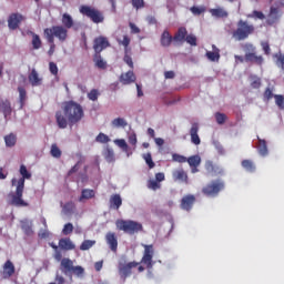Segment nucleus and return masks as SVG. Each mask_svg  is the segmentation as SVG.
I'll use <instances>...</instances> for the list:
<instances>
[{
    "mask_svg": "<svg viewBox=\"0 0 284 284\" xmlns=\"http://www.w3.org/2000/svg\"><path fill=\"white\" fill-rule=\"evenodd\" d=\"M62 111L55 112V121L58 123V128L60 130H65L69 125H77L84 116L85 112L83 111V106L75 101H67L62 106Z\"/></svg>",
    "mask_w": 284,
    "mask_h": 284,
    "instance_id": "nucleus-1",
    "label": "nucleus"
},
{
    "mask_svg": "<svg viewBox=\"0 0 284 284\" xmlns=\"http://www.w3.org/2000/svg\"><path fill=\"white\" fill-rule=\"evenodd\" d=\"M19 173L22 178L18 181L17 179L11 180V185H16V192L9 194L11 199L10 205H14L16 207H28V202L23 201V190H26V179H32V173L28 172L26 164L20 165Z\"/></svg>",
    "mask_w": 284,
    "mask_h": 284,
    "instance_id": "nucleus-2",
    "label": "nucleus"
},
{
    "mask_svg": "<svg viewBox=\"0 0 284 284\" xmlns=\"http://www.w3.org/2000/svg\"><path fill=\"white\" fill-rule=\"evenodd\" d=\"M44 39L48 43L54 42V39H58L63 43L68 39V29L63 26H53L51 28L44 29Z\"/></svg>",
    "mask_w": 284,
    "mask_h": 284,
    "instance_id": "nucleus-3",
    "label": "nucleus"
},
{
    "mask_svg": "<svg viewBox=\"0 0 284 284\" xmlns=\"http://www.w3.org/2000/svg\"><path fill=\"white\" fill-rule=\"evenodd\" d=\"M223 190H225V181L221 179L212 180L202 187V194L209 199H216Z\"/></svg>",
    "mask_w": 284,
    "mask_h": 284,
    "instance_id": "nucleus-4",
    "label": "nucleus"
},
{
    "mask_svg": "<svg viewBox=\"0 0 284 284\" xmlns=\"http://www.w3.org/2000/svg\"><path fill=\"white\" fill-rule=\"evenodd\" d=\"M116 230L124 232V234H136L143 231V224L132 220H116Z\"/></svg>",
    "mask_w": 284,
    "mask_h": 284,
    "instance_id": "nucleus-5",
    "label": "nucleus"
},
{
    "mask_svg": "<svg viewBox=\"0 0 284 284\" xmlns=\"http://www.w3.org/2000/svg\"><path fill=\"white\" fill-rule=\"evenodd\" d=\"M254 24H250L245 20H240L236 30L233 31V38L235 41H245L251 34H254Z\"/></svg>",
    "mask_w": 284,
    "mask_h": 284,
    "instance_id": "nucleus-6",
    "label": "nucleus"
},
{
    "mask_svg": "<svg viewBox=\"0 0 284 284\" xmlns=\"http://www.w3.org/2000/svg\"><path fill=\"white\" fill-rule=\"evenodd\" d=\"M60 270L65 276H71L72 273L75 276H83L85 274V268L83 266H74V262L72 260L64 257L60 263Z\"/></svg>",
    "mask_w": 284,
    "mask_h": 284,
    "instance_id": "nucleus-7",
    "label": "nucleus"
},
{
    "mask_svg": "<svg viewBox=\"0 0 284 284\" xmlns=\"http://www.w3.org/2000/svg\"><path fill=\"white\" fill-rule=\"evenodd\" d=\"M114 143L118 145V148H121L122 152H124L126 156H132L136 150V143H139V141L136 140V133H131L129 135V143L131 146L128 145V142H125L123 139L114 140Z\"/></svg>",
    "mask_w": 284,
    "mask_h": 284,
    "instance_id": "nucleus-8",
    "label": "nucleus"
},
{
    "mask_svg": "<svg viewBox=\"0 0 284 284\" xmlns=\"http://www.w3.org/2000/svg\"><path fill=\"white\" fill-rule=\"evenodd\" d=\"M80 13L83 14V17H88L92 23H103V21H105L103 13L99 11V9L92 8L90 6H81Z\"/></svg>",
    "mask_w": 284,
    "mask_h": 284,
    "instance_id": "nucleus-9",
    "label": "nucleus"
},
{
    "mask_svg": "<svg viewBox=\"0 0 284 284\" xmlns=\"http://www.w3.org/2000/svg\"><path fill=\"white\" fill-rule=\"evenodd\" d=\"M139 265H141V263L134 261L129 263H125V261H120L118 263L119 276L122 278L123 283H125L128 276H132V270H134V267H139Z\"/></svg>",
    "mask_w": 284,
    "mask_h": 284,
    "instance_id": "nucleus-10",
    "label": "nucleus"
},
{
    "mask_svg": "<svg viewBox=\"0 0 284 284\" xmlns=\"http://www.w3.org/2000/svg\"><path fill=\"white\" fill-rule=\"evenodd\" d=\"M143 247L144 252L140 263L145 265L146 270H152L154 267V245L144 244Z\"/></svg>",
    "mask_w": 284,
    "mask_h": 284,
    "instance_id": "nucleus-11",
    "label": "nucleus"
},
{
    "mask_svg": "<svg viewBox=\"0 0 284 284\" xmlns=\"http://www.w3.org/2000/svg\"><path fill=\"white\" fill-rule=\"evenodd\" d=\"M26 21V17L21 13H11L8 18L9 30H18V28Z\"/></svg>",
    "mask_w": 284,
    "mask_h": 284,
    "instance_id": "nucleus-12",
    "label": "nucleus"
},
{
    "mask_svg": "<svg viewBox=\"0 0 284 284\" xmlns=\"http://www.w3.org/2000/svg\"><path fill=\"white\" fill-rule=\"evenodd\" d=\"M105 48H110V41L108 38L100 36L93 40V50L95 54H101Z\"/></svg>",
    "mask_w": 284,
    "mask_h": 284,
    "instance_id": "nucleus-13",
    "label": "nucleus"
},
{
    "mask_svg": "<svg viewBox=\"0 0 284 284\" xmlns=\"http://www.w3.org/2000/svg\"><path fill=\"white\" fill-rule=\"evenodd\" d=\"M195 203H196V196H194L193 194H187L182 197L180 207L185 212H190L192 207H194Z\"/></svg>",
    "mask_w": 284,
    "mask_h": 284,
    "instance_id": "nucleus-14",
    "label": "nucleus"
},
{
    "mask_svg": "<svg viewBox=\"0 0 284 284\" xmlns=\"http://www.w3.org/2000/svg\"><path fill=\"white\" fill-rule=\"evenodd\" d=\"M278 19H281V9L278 7L272 6L266 19L267 26H274V23H278Z\"/></svg>",
    "mask_w": 284,
    "mask_h": 284,
    "instance_id": "nucleus-15",
    "label": "nucleus"
},
{
    "mask_svg": "<svg viewBox=\"0 0 284 284\" xmlns=\"http://www.w3.org/2000/svg\"><path fill=\"white\" fill-rule=\"evenodd\" d=\"M28 79L32 88H39V85L43 84V78L39 77V72H37V69L31 70V72L28 75Z\"/></svg>",
    "mask_w": 284,
    "mask_h": 284,
    "instance_id": "nucleus-16",
    "label": "nucleus"
},
{
    "mask_svg": "<svg viewBox=\"0 0 284 284\" xmlns=\"http://www.w3.org/2000/svg\"><path fill=\"white\" fill-rule=\"evenodd\" d=\"M105 241L111 250V252H116L119 250V240H116V234L108 232L105 235Z\"/></svg>",
    "mask_w": 284,
    "mask_h": 284,
    "instance_id": "nucleus-17",
    "label": "nucleus"
},
{
    "mask_svg": "<svg viewBox=\"0 0 284 284\" xmlns=\"http://www.w3.org/2000/svg\"><path fill=\"white\" fill-rule=\"evenodd\" d=\"M204 168L211 176H219V174H223V169H220L219 165L214 164V162L210 160L205 162Z\"/></svg>",
    "mask_w": 284,
    "mask_h": 284,
    "instance_id": "nucleus-18",
    "label": "nucleus"
},
{
    "mask_svg": "<svg viewBox=\"0 0 284 284\" xmlns=\"http://www.w3.org/2000/svg\"><path fill=\"white\" fill-rule=\"evenodd\" d=\"M199 123H193L190 129L191 143L193 145H201V138L199 136Z\"/></svg>",
    "mask_w": 284,
    "mask_h": 284,
    "instance_id": "nucleus-19",
    "label": "nucleus"
},
{
    "mask_svg": "<svg viewBox=\"0 0 284 284\" xmlns=\"http://www.w3.org/2000/svg\"><path fill=\"white\" fill-rule=\"evenodd\" d=\"M119 81L122 85H130L136 81V75L134 74V71H128L120 75Z\"/></svg>",
    "mask_w": 284,
    "mask_h": 284,
    "instance_id": "nucleus-20",
    "label": "nucleus"
},
{
    "mask_svg": "<svg viewBox=\"0 0 284 284\" xmlns=\"http://www.w3.org/2000/svg\"><path fill=\"white\" fill-rule=\"evenodd\" d=\"M246 63H255V65H263V55H256V51L253 53H245Z\"/></svg>",
    "mask_w": 284,
    "mask_h": 284,
    "instance_id": "nucleus-21",
    "label": "nucleus"
},
{
    "mask_svg": "<svg viewBox=\"0 0 284 284\" xmlns=\"http://www.w3.org/2000/svg\"><path fill=\"white\" fill-rule=\"evenodd\" d=\"M172 41H174V37L170 34V31L164 30L160 38V43L162 48H170L172 45Z\"/></svg>",
    "mask_w": 284,
    "mask_h": 284,
    "instance_id": "nucleus-22",
    "label": "nucleus"
},
{
    "mask_svg": "<svg viewBox=\"0 0 284 284\" xmlns=\"http://www.w3.org/2000/svg\"><path fill=\"white\" fill-rule=\"evenodd\" d=\"M16 272L14 264L12 261L8 260L4 265H3V272H2V277L3 278H10Z\"/></svg>",
    "mask_w": 284,
    "mask_h": 284,
    "instance_id": "nucleus-23",
    "label": "nucleus"
},
{
    "mask_svg": "<svg viewBox=\"0 0 284 284\" xmlns=\"http://www.w3.org/2000/svg\"><path fill=\"white\" fill-rule=\"evenodd\" d=\"M111 210H119L123 205V199H121L120 194H113L109 200Z\"/></svg>",
    "mask_w": 284,
    "mask_h": 284,
    "instance_id": "nucleus-24",
    "label": "nucleus"
},
{
    "mask_svg": "<svg viewBox=\"0 0 284 284\" xmlns=\"http://www.w3.org/2000/svg\"><path fill=\"white\" fill-rule=\"evenodd\" d=\"M187 37V29L185 27H181L178 29V32L173 37V41L176 43H183Z\"/></svg>",
    "mask_w": 284,
    "mask_h": 284,
    "instance_id": "nucleus-25",
    "label": "nucleus"
},
{
    "mask_svg": "<svg viewBox=\"0 0 284 284\" xmlns=\"http://www.w3.org/2000/svg\"><path fill=\"white\" fill-rule=\"evenodd\" d=\"M59 247L61 250H64L65 252H69L70 250H75L77 245L72 243V240H70V237H67V239H61L59 241Z\"/></svg>",
    "mask_w": 284,
    "mask_h": 284,
    "instance_id": "nucleus-26",
    "label": "nucleus"
},
{
    "mask_svg": "<svg viewBox=\"0 0 284 284\" xmlns=\"http://www.w3.org/2000/svg\"><path fill=\"white\" fill-rule=\"evenodd\" d=\"M241 165L245 172H250V174H254L256 172V164L252 160H243Z\"/></svg>",
    "mask_w": 284,
    "mask_h": 284,
    "instance_id": "nucleus-27",
    "label": "nucleus"
},
{
    "mask_svg": "<svg viewBox=\"0 0 284 284\" xmlns=\"http://www.w3.org/2000/svg\"><path fill=\"white\" fill-rule=\"evenodd\" d=\"M19 92V103H20V110H23V106L26 105V101H28V91H26V88L18 87Z\"/></svg>",
    "mask_w": 284,
    "mask_h": 284,
    "instance_id": "nucleus-28",
    "label": "nucleus"
},
{
    "mask_svg": "<svg viewBox=\"0 0 284 284\" xmlns=\"http://www.w3.org/2000/svg\"><path fill=\"white\" fill-rule=\"evenodd\" d=\"M21 230L26 234V236H32L34 234V231L32 230V222L28 220L21 221Z\"/></svg>",
    "mask_w": 284,
    "mask_h": 284,
    "instance_id": "nucleus-29",
    "label": "nucleus"
},
{
    "mask_svg": "<svg viewBox=\"0 0 284 284\" xmlns=\"http://www.w3.org/2000/svg\"><path fill=\"white\" fill-rule=\"evenodd\" d=\"M73 26H74V19H72V16H70V13H63L62 27L65 28V30H70V28H73Z\"/></svg>",
    "mask_w": 284,
    "mask_h": 284,
    "instance_id": "nucleus-30",
    "label": "nucleus"
},
{
    "mask_svg": "<svg viewBox=\"0 0 284 284\" xmlns=\"http://www.w3.org/2000/svg\"><path fill=\"white\" fill-rule=\"evenodd\" d=\"M258 145H257V152L261 156H267L268 150H267V142L263 139L257 138Z\"/></svg>",
    "mask_w": 284,
    "mask_h": 284,
    "instance_id": "nucleus-31",
    "label": "nucleus"
},
{
    "mask_svg": "<svg viewBox=\"0 0 284 284\" xmlns=\"http://www.w3.org/2000/svg\"><path fill=\"white\" fill-rule=\"evenodd\" d=\"M174 181H182L183 183H187V173L183 170H176L173 172Z\"/></svg>",
    "mask_w": 284,
    "mask_h": 284,
    "instance_id": "nucleus-32",
    "label": "nucleus"
},
{
    "mask_svg": "<svg viewBox=\"0 0 284 284\" xmlns=\"http://www.w3.org/2000/svg\"><path fill=\"white\" fill-rule=\"evenodd\" d=\"M93 61L97 68H99L100 70H105V68H108V62L103 60V58L101 57V53H95Z\"/></svg>",
    "mask_w": 284,
    "mask_h": 284,
    "instance_id": "nucleus-33",
    "label": "nucleus"
},
{
    "mask_svg": "<svg viewBox=\"0 0 284 284\" xmlns=\"http://www.w3.org/2000/svg\"><path fill=\"white\" fill-rule=\"evenodd\" d=\"M210 13L212 14V17H215L216 19L227 18V11H225L223 8L210 9Z\"/></svg>",
    "mask_w": 284,
    "mask_h": 284,
    "instance_id": "nucleus-34",
    "label": "nucleus"
},
{
    "mask_svg": "<svg viewBox=\"0 0 284 284\" xmlns=\"http://www.w3.org/2000/svg\"><path fill=\"white\" fill-rule=\"evenodd\" d=\"M4 143L7 148H14L17 145V134L10 133L4 135Z\"/></svg>",
    "mask_w": 284,
    "mask_h": 284,
    "instance_id": "nucleus-35",
    "label": "nucleus"
},
{
    "mask_svg": "<svg viewBox=\"0 0 284 284\" xmlns=\"http://www.w3.org/2000/svg\"><path fill=\"white\" fill-rule=\"evenodd\" d=\"M94 196H95L94 190L83 189L82 193H81V196L79 197V201L81 203L84 200L94 199Z\"/></svg>",
    "mask_w": 284,
    "mask_h": 284,
    "instance_id": "nucleus-36",
    "label": "nucleus"
},
{
    "mask_svg": "<svg viewBox=\"0 0 284 284\" xmlns=\"http://www.w3.org/2000/svg\"><path fill=\"white\" fill-rule=\"evenodd\" d=\"M32 36V48L33 50H40L41 45H43V42L41 41V37H39V34L31 32Z\"/></svg>",
    "mask_w": 284,
    "mask_h": 284,
    "instance_id": "nucleus-37",
    "label": "nucleus"
},
{
    "mask_svg": "<svg viewBox=\"0 0 284 284\" xmlns=\"http://www.w3.org/2000/svg\"><path fill=\"white\" fill-rule=\"evenodd\" d=\"M0 106L2 108L4 116H10V114H12V105L10 104V100L2 101Z\"/></svg>",
    "mask_w": 284,
    "mask_h": 284,
    "instance_id": "nucleus-38",
    "label": "nucleus"
},
{
    "mask_svg": "<svg viewBox=\"0 0 284 284\" xmlns=\"http://www.w3.org/2000/svg\"><path fill=\"white\" fill-rule=\"evenodd\" d=\"M186 163H189L190 168H199V165H201V155H192L187 158Z\"/></svg>",
    "mask_w": 284,
    "mask_h": 284,
    "instance_id": "nucleus-39",
    "label": "nucleus"
},
{
    "mask_svg": "<svg viewBox=\"0 0 284 284\" xmlns=\"http://www.w3.org/2000/svg\"><path fill=\"white\" fill-rule=\"evenodd\" d=\"M62 210L64 214H74V210H77V204L74 202L70 201L67 202L63 206Z\"/></svg>",
    "mask_w": 284,
    "mask_h": 284,
    "instance_id": "nucleus-40",
    "label": "nucleus"
},
{
    "mask_svg": "<svg viewBox=\"0 0 284 284\" xmlns=\"http://www.w3.org/2000/svg\"><path fill=\"white\" fill-rule=\"evenodd\" d=\"M103 156L108 163H114V150L106 148L104 150Z\"/></svg>",
    "mask_w": 284,
    "mask_h": 284,
    "instance_id": "nucleus-41",
    "label": "nucleus"
},
{
    "mask_svg": "<svg viewBox=\"0 0 284 284\" xmlns=\"http://www.w3.org/2000/svg\"><path fill=\"white\" fill-rule=\"evenodd\" d=\"M50 154L51 156H53V159H61V149H59V145H57V143L51 144V150H50Z\"/></svg>",
    "mask_w": 284,
    "mask_h": 284,
    "instance_id": "nucleus-42",
    "label": "nucleus"
},
{
    "mask_svg": "<svg viewBox=\"0 0 284 284\" xmlns=\"http://www.w3.org/2000/svg\"><path fill=\"white\" fill-rule=\"evenodd\" d=\"M93 245H97V241H94V240H84L82 242V244L80 245V250L82 252H85V251L90 250Z\"/></svg>",
    "mask_w": 284,
    "mask_h": 284,
    "instance_id": "nucleus-43",
    "label": "nucleus"
},
{
    "mask_svg": "<svg viewBox=\"0 0 284 284\" xmlns=\"http://www.w3.org/2000/svg\"><path fill=\"white\" fill-rule=\"evenodd\" d=\"M111 124L113 128H126L128 122L123 118H116L111 122Z\"/></svg>",
    "mask_w": 284,
    "mask_h": 284,
    "instance_id": "nucleus-44",
    "label": "nucleus"
},
{
    "mask_svg": "<svg viewBox=\"0 0 284 284\" xmlns=\"http://www.w3.org/2000/svg\"><path fill=\"white\" fill-rule=\"evenodd\" d=\"M146 187L149 190H153V192H156V190H161V183L156 180H149L146 183Z\"/></svg>",
    "mask_w": 284,
    "mask_h": 284,
    "instance_id": "nucleus-45",
    "label": "nucleus"
},
{
    "mask_svg": "<svg viewBox=\"0 0 284 284\" xmlns=\"http://www.w3.org/2000/svg\"><path fill=\"white\" fill-rule=\"evenodd\" d=\"M143 159H144L146 165H149V170H153V168L156 166V163H154V161L152 160V153L144 154Z\"/></svg>",
    "mask_w": 284,
    "mask_h": 284,
    "instance_id": "nucleus-46",
    "label": "nucleus"
},
{
    "mask_svg": "<svg viewBox=\"0 0 284 284\" xmlns=\"http://www.w3.org/2000/svg\"><path fill=\"white\" fill-rule=\"evenodd\" d=\"M275 105H277L278 110H284V95L275 94Z\"/></svg>",
    "mask_w": 284,
    "mask_h": 284,
    "instance_id": "nucleus-47",
    "label": "nucleus"
},
{
    "mask_svg": "<svg viewBox=\"0 0 284 284\" xmlns=\"http://www.w3.org/2000/svg\"><path fill=\"white\" fill-rule=\"evenodd\" d=\"M206 59H209V61H219V59H221V54L219 51H207Z\"/></svg>",
    "mask_w": 284,
    "mask_h": 284,
    "instance_id": "nucleus-48",
    "label": "nucleus"
},
{
    "mask_svg": "<svg viewBox=\"0 0 284 284\" xmlns=\"http://www.w3.org/2000/svg\"><path fill=\"white\" fill-rule=\"evenodd\" d=\"M172 161H174L175 163H187V158H185V155H181L179 153H173Z\"/></svg>",
    "mask_w": 284,
    "mask_h": 284,
    "instance_id": "nucleus-49",
    "label": "nucleus"
},
{
    "mask_svg": "<svg viewBox=\"0 0 284 284\" xmlns=\"http://www.w3.org/2000/svg\"><path fill=\"white\" fill-rule=\"evenodd\" d=\"M192 14H194L195 17H200V14H203V12H205V7H196L193 6L190 8Z\"/></svg>",
    "mask_w": 284,
    "mask_h": 284,
    "instance_id": "nucleus-50",
    "label": "nucleus"
},
{
    "mask_svg": "<svg viewBox=\"0 0 284 284\" xmlns=\"http://www.w3.org/2000/svg\"><path fill=\"white\" fill-rule=\"evenodd\" d=\"M215 120H216V123H219V125H223V123L227 121V115H225V113L216 112Z\"/></svg>",
    "mask_w": 284,
    "mask_h": 284,
    "instance_id": "nucleus-51",
    "label": "nucleus"
},
{
    "mask_svg": "<svg viewBox=\"0 0 284 284\" xmlns=\"http://www.w3.org/2000/svg\"><path fill=\"white\" fill-rule=\"evenodd\" d=\"M97 143H110V136L105 133H99L95 138Z\"/></svg>",
    "mask_w": 284,
    "mask_h": 284,
    "instance_id": "nucleus-52",
    "label": "nucleus"
},
{
    "mask_svg": "<svg viewBox=\"0 0 284 284\" xmlns=\"http://www.w3.org/2000/svg\"><path fill=\"white\" fill-rule=\"evenodd\" d=\"M247 17L250 19H260L261 21H263V19H265V13H263V11L254 10L252 14H248Z\"/></svg>",
    "mask_w": 284,
    "mask_h": 284,
    "instance_id": "nucleus-53",
    "label": "nucleus"
},
{
    "mask_svg": "<svg viewBox=\"0 0 284 284\" xmlns=\"http://www.w3.org/2000/svg\"><path fill=\"white\" fill-rule=\"evenodd\" d=\"M72 232H74V225L72 223L64 224L62 234H64V236H68V234H72Z\"/></svg>",
    "mask_w": 284,
    "mask_h": 284,
    "instance_id": "nucleus-54",
    "label": "nucleus"
},
{
    "mask_svg": "<svg viewBox=\"0 0 284 284\" xmlns=\"http://www.w3.org/2000/svg\"><path fill=\"white\" fill-rule=\"evenodd\" d=\"M274 91L270 88H266L263 93L264 101H271V99H274Z\"/></svg>",
    "mask_w": 284,
    "mask_h": 284,
    "instance_id": "nucleus-55",
    "label": "nucleus"
},
{
    "mask_svg": "<svg viewBox=\"0 0 284 284\" xmlns=\"http://www.w3.org/2000/svg\"><path fill=\"white\" fill-rule=\"evenodd\" d=\"M88 99H89V101H98V100H99V90L92 89V90L88 93Z\"/></svg>",
    "mask_w": 284,
    "mask_h": 284,
    "instance_id": "nucleus-56",
    "label": "nucleus"
},
{
    "mask_svg": "<svg viewBox=\"0 0 284 284\" xmlns=\"http://www.w3.org/2000/svg\"><path fill=\"white\" fill-rule=\"evenodd\" d=\"M124 63L129 65V68L134 69V62L132 61V57L128 54V51H125L124 58H123Z\"/></svg>",
    "mask_w": 284,
    "mask_h": 284,
    "instance_id": "nucleus-57",
    "label": "nucleus"
},
{
    "mask_svg": "<svg viewBox=\"0 0 284 284\" xmlns=\"http://www.w3.org/2000/svg\"><path fill=\"white\" fill-rule=\"evenodd\" d=\"M49 70L51 74H53V77H57V74H59V67H57V63L54 62L49 63Z\"/></svg>",
    "mask_w": 284,
    "mask_h": 284,
    "instance_id": "nucleus-58",
    "label": "nucleus"
},
{
    "mask_svg": "<svg viewBox=\"0 0 284 284\" xmlns=\"http://www.w3.org/2000/svg\"><path fill=\"white\" fill-rule=\"evenodd\" d=\"M243 48H244V52H246V53L256 52V47H254V44H252V43H245L243 45Z\"/></svg>",
    "mask_w": 284,
    "mask_h": 284,
    "instance_id": "nucleus-59",
    "label": "nucleus"
},
{
    "mask_svg": "<svg viewBox=\"0 0 284 284\" xmlns=\"http://www.w3.org/2000/svg\"><path fill=\"white\" fill-rule=\"evenodd\" d=\"M189 45H196V36L194 34H189L186 36L185 40Z\"/></svg>",
    "mask_w": 284,
    "mask_h": 284,
    "instance_id": "nucleus-60",
    "label": "nucleus"
},
{
    "mask_svg": "<svg viewBox=\"0 0 284 284\" xmlns=\"http://www.w3.org/2000/svg\"><path fill=\"white\" fill-rule=\"evenodd\" d=\"M133 8L140 10V8H144L145 2L143 0H131Z\"/></svg>",
    "mask_w": 284,
    "mask_h": 284,
    "instance_id": "nucleus-61",
    "label": "nucleus"
},
{
    "mask_svg": "<svg viewBox=\"0 0 284 284\" xmlns=\"http://www.w3.org/2000/svg\"><path fill=\"white\" fill-rule=\"evenodd\" d=\"M130 37L124 36L122 41H119L120 45L124 47L125 52H128V47L130 45Z\"/></svg>",
    "mask_w": 284,
    "mask_h": 284,
    "instance_id": "nucleus-62",
    "label": "nucleus"
},
{
    "mask_svg": "<svg viewBox=\"0 0 284 284\" xmlns=\"http://www.w3.org/2000/svg\"><path fill=\"white\" fill-rule=\"evenodd\" d=\"M261 45L264 54L270 55L272 52V49L270 48V42H262Z\"/></svg>",
    "mask_w": 284,
    "mask_h": 284,
    "instance_id": "nucleus-63",
    "label": "nucleus"
},
{
    "mask_svg": "<svg viewBox=\"0 0 284 284\" xmlns=\"http://www.w3.org/2000/svg\"><path fill=\"white\" fill-rule=\"evenodd\" d=\"M49 284H65V278L62 275H60L59 273H57L55 274V282H51Z\"/></svg>",
    "mask_w": 284,
    "mask_h": 284,
    "instance_id": "nucleus-64",
    "label": "nucleus"
}]
</instances>
